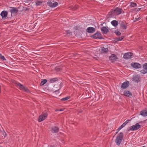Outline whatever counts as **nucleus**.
Masks as SVG:
<instances>
[{"mask_svg": "<svg viewBox=\"0 0 147 147\" xmlns=\"http://www.w3.org/2000/svg\"><path fill=\"white\" fill-rule=\"evenodd\" d=\"M47 116L48 114L47 113H43L39 117L38 121L39 122L42 121L47 117Z\"/></svg>", "mask_w": 147, "mask_h": 147, "instance_id": "6", "label": "nucleus"}, {"mask_svg": "<svg viewBox=\"0 0 147 147\" xmlns=\"http://www.w3.org/2000/svg\"><path fill=\"white\" fill-rule=\"evenodd\" d=\"M47 82V80L46 79H44L41 82L40 85L41 86L43 85Z\"/></svg>", "mask_w": 147, "mask_h": 147, "instance_id": "25", "label": "nucleus"}, {"mask_svg": "<svg viewBox=\"0 0 147 147\" xmlns=\"http://www.w3.org/2000/svg\"><path fill=\"white\" fill-rule=\"evenodd\" d=\"M141 126L138 123H136L135 125H134L130 127V129H128V131H135L137 130L140 128Z\"/></svg>", "mask_w": 147, "mask_h": 147, "instance_id": "4", "label": "nucleus"}, {"mask_svg": "<svg viewBox=\"0 0 147 147\" xmlns=\"http://www.w3.org/2000/svg\"><path fill=\"white\" fill-rule=\"evenodd\" d=\"M7 12L6 11H3L1 12V15L2 18H5L7 17Z\"/></svg>", "mask_w": 147, "mask_h": 147, "instance_id": "19", "label": "nucleus"}, {"mask_svg": "<svg viewBox=\"0 0 147 147\" xmlns=\"http://www.w3.org/2000/svg\"><path fill=\"white\" fill-rule=\"evenodd\" d=\"M109 59L112 61V62H113L117 60L118 59L117 57L115 54H112L111 56L109 57Z\"/></svg>", "mask_w": 147, "mask_h": 147, "instance_id": "11", "label": "nucleus"}, {"mask_svg": "<svg viewBox=\"0 0 147 147\" xmlns=\"http://www.w3.org/2000/svg\"><path fill=\"white\" fill-rule=\"evenodd\" d=\"M123 137V135L122 133L120 132L119 134L115 140V142L117 145L119 146L121 142Z\"/></svg>", "mask_w": 147, "mask_h": 147, "instance_id": "1", "label": "nucleus"}, {"mask_svg": "<svg viewBox=\"0 0 147 147\" xmlns=\"http://www.w3.org/2000/svg\"><path fill=\"white\" fill-rule=\"evenodd\" d=\"M108 51V49L107 48L104 47H102L101 49V53H107Z\"/></svg>", "mask_w": 147, "mask_h": 147, "instance_id": "20", "label": "nucleus"}, {"mask_svg": "<svg viewBox=\"0 0 147 147\" xmlns=\"http://www.w3.org/2000/svg\"><path fill=\"white\" fill-rule=\"evenodd\" d=\"M124 38V36L119 37L117 39V41H121Z\"/></svg>", "mask_w": 147, "mask_h": 147, "instance_id": "28", "label": "nucleus"}, {"mask_svg": "<svg viewBox=\"0 0 147 147\" xmlns=\"http://www.w3.org/2000/svg\"><path fill=\"white\" fill-rule=\"evenodd\" d=\"M131 66L133 67L136 69L140 68L141 67L140 64L137 63H131Z\"/></svg>", "mask_w": 147, "mask_h": 147, "instance_id": "10", "label": "nucleus"}, {"mask_svg": "<svg viewBox=\"0 0 147 147\" xmlns=\"http://www.w3.org/2000/svg\"><path fill=\"white\" fill-rule=\"evenodd\" d=\"M10 11L11 13H16L18 11L17 8L16 7H11V9L9 10Z\"/></svg>", "mask_w": 147, "mask_h": 147, "instance_id": "16", "label": "nucleus"}, {"mask_svg": "<svg viewBox=\"0 0 147 147\" xmlns=\"http://www.w3.org/2000/svg\"><path fill=\"white\" fill-rule=\"evenodd\" d=\"M131 7H134L137 6V4L134 3H131Z\"/></svg>", "mask_w": 147, "mask_h": 147, "instance_id": "31", "label": "nucleus"}, {"mask_svg": "<svg viewBox=\"0 0 147 147\" xmlns=\"http://www.w3.org/2000/svg\"><path fill=\"white\" fill-rule=\"evenodd\" d=\"M91 37L93 38H101V34L97 32L94 35L91 36Z\"/></svg>", "mask_w": 147, "mask_h": 147, "instance_id": "12", "label": "nucleus"}, {"mask_svg": "<svg viewBox=\"0 0 147 147\" xmlns=\"http://www.w3.org/2000/svg\"><path fill=\"white\" fill-rule=\"evenodd\" d=\"M140 72L143 74H145L147 73V63H144L143 67V69L141 70Z\"/></svg>", "mask_w": 147, "mask_h": 147, "instance_id": "8", "label": "nucleus"}, {"mask_svg": "<svg viewBox=\"0 0 147 147\" xmlns=\"http://www.w3.org/2000/svg\"><path fill=\"white\" fill-rule=\"evenodd\" d=\"M42 2L40 1H37L36 2V5L37 6L40 5L42 4Z\"/></svg>", "mask_w": 147, "mask_h": 147, "instance_id": "29", "label": "nucleus"}, {"mask_svg": "<svg viewBox=\"0 0 147 147\" xmlns=\"http://www.w3.org/2000/svg\"><path fill=\"white\" fill-rule=\"evenodd\" d=\"M123 95L125 96L130 97L132 96L131 92L128 90H125L123 92Z\"/></svg>", "mask_w": 147, "mask_h": 147, "instance_id": "13", "label": "nucleus"}, {"mask_svg": "<svg viewBox=\"0 0 147 147\" xmlns=\"http://www.w3.org/2000/svg\"><path fill=\"white\" fill-rule=\"evenodd\" d=\"M60 111H62V110H60Z\"/></svg>", "mask_w": 147, "mask_h": 147, "instance_id": "38", "label": "nucleus"}, {"mask_svg": "<svg viewBox=\"0 0 147 147\" xmlns=\"http://www.w3.org/2000/svg\"><path fill=\"white\" fill-rule=\"evenodd\" d=\"M59 131V128L56 127H52L51 128V132L53 133H57Z\"/></svg>", "mask_w": 147, "mask_h": 147, "instance_id": "15", "label": "nucleus"}, {"mask_svg": "<svg viewBox=\"0 0 147 147\" xmlns=\"http://www.w3.org/2000/svg\"><path fill=\"white\" fill-rule=\"evenodd\" d=\"M0 147H2L1 146H0Z\"/></svg>", "mask_w": 147, "mask_h": 147, "instance_id": "39", "label": "nucleus"}, {"mask_svg": "<svg viewBox=\"0 0 147 147\" xmlns=\"http://www.w3.org/2000/svg\"><path fill=\"white\" fill-rule=\"evenodd\" d=\"M140 19V18H136L135 19V21H138V20H139Z\"/></svg>", "mask_w": 147, "mask_h": 147, "instance_id": "35", "label": "nucleus"}, {"mask_svg": "<svg viewBox=\"0 0 147 147\" xmlns=\"http://www.w3.org/2000/svg\"><path fill=\"white\" fill-rule=\"evenodd\" d=\"M0 57L3 60H6V59L5 58V57H4V56H2L1 54H0Z\"/></svg>", "mask_w": 147, "mask_h": 147, "instance_id": "32", "label": "nucleus"}, {"mask_svg": "<svg viewBox=\"0 0 147 147\" xmlns=\"http://www.w3.org/2000/svg\"><path fill=\"white\" fill-rule=\"evenodd\" d=\"M111 23L113 26H117L118 24V21L115 20L112 21L111 22Z\"/></svg>", "mask_w": 147, "mask_h": 147, "instance_id": "22", "label": "nucleus"}, {"mask_svg": "<svg viewBox=\"0 0 147 147\" xmlns=\"http://www.w3.org/2000/svg\"><path fill=\"white\" fill-rule=\"evenodd\" d=\"M140 115L143 116H147V110L142 111H140Z\"/></svg>", "mask_w": 147, "mask_h": 147, "instance_id": "21", "label": "nucleus"}, {"mask_svg": "<svg viewBox=\"0 0 147 147\" xmlns=\"http://www.w3.org/2000/svg\"><path fill=\"white\" fill-rule=\"evenodd\" d=\"M122 11V9L117 7L114 9L112 10V13L115 15H118L120 14Z\"/></svg>", "mask_w": 147, "mask_h": 147, "instance_id": "3", "label": "nucleus"}, {"mask_svg": "<svg viewBox=\"0 0 147 147\" xmlns=\"http://www.w3.org/2000/svg\"><path fill=\"white\" fill-rule=\"evenodd\" d=\"M57 80V78H54L50 79V81L51 82H54Z\"/></svg>", "mask_w": 147, "mask_h": 147, "instance_id": "27", "label": "nucleus"}, {"mask_svg": "<svg viewBox=\"0 0 147 147\" xmlns=\"http://www.w3.org/2000/svg\"><path fill=\"white\" fill-rule=\"evenodd\" d=\"M130 121V120H127L124 123H125L126 125Z\"/></svg>", "mask_w": 147, "mask_h": 147, "instance_id": "33", "label": "nucleus"}, {"mask_svg": "<svg viewBox=\"0 0 147 147\" xmlns=\"http://www.w3.org/2000/svg\"><path fill=\"white\" fill-rule=\"evenodd\" d=\"M126 125L125 123H124L117 129V130L119 131L123 127Z\"/></svg>", "mask_w": 147, "mask_h": 147, "instance_id": "24", "label": "nucleus"}, {"mask_svg": "<svg viewBox=\"0 0 147 147\" xmlns=\"http://www.w3.org/2000/svg\"><path fill=\"white\" fill-rule=\"evenodd\" d=\"M119 131H118V130H117V131L116 132V134H117L118 132H119Z\"/></svg>", "mask_w": 147, "mask_h": 147, "instance_id": "36", "label": "nucleus"}, {"mask_svg": "<svg viewBox=\"0 0 147 147\" xmlns=\"http://www.w3.org/2000/svg\"><path fill=\"white\" fill-rule=\"evenodd\" d=\"M115 33L118 36L120 35L121 34V33L118 30L116 31L115 32Z\"/></svg>", "mask_w": 147, "mask_h": 147, "instance_id": "30", "label": "nucleus"}, {"mask_svg": "<svg viewBox=\"0 0 147 147\" xmlns=\"http://www.w3.org/2000/svg\"><path fill=\"white\" fill-rule=\"evenodd\" d=\"M57 90H55V92H57Z\"/></svg>", "mask_w": 147, "mask_h": 147, "instance_id": "37", "label": "nucleus"}, {"mask_svg": "<svg viewBox=\"0 0 147 147\" xmlns=\"http://www.w3.org/2000/svg\"><path fill=\"white\" fill-rule=\"evenodd\" d=\"M133 81L138 82L140 81V78L138 75L134 76L133 78Z\"/></svg>", "mask_w": 147, "mask_h": 147, "instance_id": "17", "label": "nucleus"}, {"mask_svg": "<svg viewBox=\"0 0 147 147\" xmlns=\"http://www.w3.org/2000/svg\"><path fill=\"white\" fill-rule=\"evenodd\" d=\"M3 134L4 136V137H5L6 136V133L5 132H4L3 133Z\"/></svg>", "mask_w": 147, "mask_h": 147, "instance_id": "34", "label": "nucleus"}, {"mask_svg": "<svg viewBox=\"0 0 147 147\" xmlns=\"http://www.w3.org/2000/svg\"><path fill=\"white\" fill-rule=\"evenodd\" d=\"M70 96H67L61 99V100L62 101H65L66 100H68V99L70 98Z\"/></svg>", "mask_w": 147, "mask_h": 147, "instance_id": "26", "label": "nucleus"}, {"mask_svg": "<svg viewBox=\"0 0 147 147\" xmlns=\"http://www.w3.org/2000/svg\"><path fill=\"white\" fill-rule=\"evenodd\" d=\"M129 84V82L128 81L124 82L122 84L121 86V88H122L125 89L128 87Z\"/></svg>", "mask_w": 147, "mask_h": 147, "instance_id": "9", "label": "nucleus"}, {"mask_svg": "<svg viewBox=\"0 0 147 147\" xmlns=\"http://www.w3.org/2000/svg\"><path fill=\"white\" fill-rule=\"evenodd\" d=\"M121 26L122 28L124 29H126L127 28V26L123 22L121 23Z\"/></svg>", "mask_w": 147, "mask_h": 147, "instance_id": "23", "label": "nucleus"}, {"mask_svg": "<svg viewBox=\"0 0 147 147\" xmlns=\"http://www.w3.org/2000/svg\"><path fill=\"white\" fill-rule=\"evenodd\" d=\"M13 83L18 88L21 90H23L25 92H29V90L27 88L24 86L23 85L20 83L19 82L15 81L13 82Z\"/></svg>", "mask_w": 147, "mask_h": 147, "instance_id": "2", "label": "nucleus"}, {"mask_svg": "<svg viewBox=\"0 0 147 147\" xmlns=\"http://www.w3.org/2000/svg\"><path fill=\"white\" fill-rule=\"evenodd\" d=\"M133 54L131 52H128L124 54L123 58L125 59H130L132 57Z\"/></svg>", "mask_w": 147, "mask_h": 147, "instance_id": "7", "label": "nucleus"}, {"mask_svg": "<svg viewBox=\"0 0 147 147\" xmlns=\"http://www.w3.org/2000/svg\"><path fill=\"white\" fill-rule=\"evenodd\" d=\"M47 5L51 7H54L57 6L58 4V3L53 1L49 0L47 3Z\"/></svg>", "mask_w": 147, "mask_h": 147, "instance_id": "5", "label": "nucleus"}, {"mask_svg": "<svg viewBox=\"0 0 147 147\" xmlns=\"http://www.w3.org/2000/svg\"><path fill=\"white\" fill-rule=\"evenodd\" d=\"M86 31L89 33H93L95 31V29L92 27H89L86 29Z\"/></svg>", "mask_w": 147, "mask_h": 147, "instance_id": "14", "label": "nucleus"}, {"mask_svg": "<svg viewBox=\"0 0 147 147\" xmlns=\"http://www.w3.org/2000/svg\"><path fill=\"white\" fill-rule=\"evenodd\" d=\"M101 31L104 34H107L109 32V29L108 28L106 27H103L101 29Z\"/></svg>", "mask_w": 147, "mask_h": 147, "instance_id": "18", "label": "nucleus"}]
</instances>
